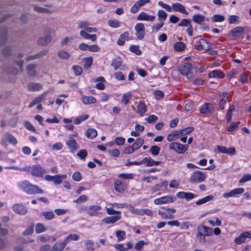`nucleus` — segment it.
<instances>
[{
    "label": "nucleus",
    "mask_w": 251,
    "mask_h": 251,
    "mask_svg": "<svg viewBox=\"0 0 251 251\" xmlns=\"http://www.w3.org/2000/svg\"><path fill=\"white\" fill-rule=\"evenodd\" d=\"M45 173L44 170L39 164L31 166V175L33 176L40 177Z\"/></svg>",
    "instance_id": "nucleus-9"
},
{
    "label": "nucleus",
    "mask_w": 251,
    "mask_h": 251,
    "mask_svg": "<svg viewBox=\"0 0 251 251\" xmlns=\"http://www.w3.org/2000/svg\"><path fill=\"white\" fill-rule=\"evenodd\" d=\"M205 236V235L202 233L201 230H198V232L196 235V237L200 242L205 243L206 242Z\"/></svg>",
    "instance_id": "nucleus-57"
},
{
    "label": "nucleus",
    "mask_w": 251,
    "mask_h": 251,
    "mask_svg": "<svg viewBox=\"0 0 251 251\" xmlns=\"http://www.w3.org/2000/svg\"><path fill=\"white\" fill-rule=\"evenodd\" d=\"M251 180V175L245 174L240 179L239 183H243L247 181Z\"/></svg>",
    "instance_id": "nucleus-63"
},
{
    "label": "nucleus",
    "mask_w": 251,
    "mask_h": 251,
    "mask_svg": "<svg viewBox=\"0 0 251 251\" xmlns=\"http://www.w3.org/2000/svg\"><path fill=\"white\" fill-rule=\"evenodd\" d=\"M144 143V140L141 138H137L135 143L132 146L134 150H138Z\"/></svg>",
    "instance_id": "nucleus-45"
},
{
    "label": "nucleus",
    "mask_w": 251,
    "mask_h": 251,
    "mask_svg": "<svg viewBox=\"0 0 251 251\" xmlns=\"http://www.w3.org/2000/svg\"><path fill=\"white\" fill-rule=\"evenodd\" d=\"M86 135L89 138H95L97 135V131L94 128H89L86 132Z\"/></svg>",
    "instance_id": "nucleus-42"
},
{
    "label": "nucleus",
    "mask_w": 251,
    "mask_h": 251,
    "mask_svg": "<svg viewBox=\"0 0 251 251\" xmlns=\"http://www.w3.org/2000/svg\"><path fill=\"white\" fill-rule=\"evenodd\" d=\"M135 30L137 38L140 40L143 39L145 35L144 25L141 23L137 24L135 26Z\"/></svg>",
    "instance_id": "nucleus-7"
},
{
    "label": "nucleus",
    "mask_w": 251,
    "mask_h": 251,
    "mask_svg": "<svg viewBox=\"0 0 251 251\" xmlns=\"http://www.w3.org/2000/svg\"><path fill=\"white\" fill-rule=\"evenodd\" d=\"M4 139L6 141L12 144H16L17 143L16 138L12 135L8 133L4 134Z\"/></svg>",
    "instance_id": "nucleus-33"
},
{
    "label": "nucleus",
    "mask_w": 251,
    "mask_h": 251,
    "mask_svg": "<svg viewBox=\"0 0 251 251\" xmlns=\"http://www.w3.org/2000/svg\"><path fill=\"white\" fill-rule=\"evenodd\" d=\"M114 188L118 192H122L126 189L125 185L120 180H117L115 182Z\"/></svg>",
    "instance_id": "nucleus-32"
},
{
    "label": "nucleus",
    "mask_w": 251,
    "mask_h": 251,
    "mask_svg": "<svg viewBox=\"0 0 251 251\" xmlns=\"http://www.w3.org/2000/svg\"><path fill=\"white\" fill-rule=\"evenodd\" d=\"M175 200V197L168 195L155 199L154 200V203L157 205L169 203L174 201Z\"/></svg>",
    "instance_id": "nucleus-6"
},
{
    "label": "nucleus",
    "mask_w": 251,
    "mask_h": 251,
    "mask_svg": "<svg viewBox=\"0 0 251 251\" xmlns=\"http://www.w3.org/2000/svg\"><path fill=\"white\" fill-rule=\"evenodd\" d=\"M130 50L135 53L136 55H140L142 53L141 50L139 49L138 46L132 45L130 47Z\"/></svg>",
    "instance_id": "nucleus-60"
},
{
    "label": "nucleus",
    "mask_w": 251,
    "mask_h": 251,
    "mask_svg": "<svg viewBox=\"0 0 251 251\" xmlns=\"http://www.w3.org/2000/svg\"><path fill=\"white\" fill-rule=\"evenodd\" d=\"M126 40H129V33L127 31H125L124 33L122 34L120 36L117 43L119 46H124Z\"/></svg>",
    "instance_id": "nucleus-20"
},
{
    "label": "nucleus",
    "mask_w": 251,
    "mask_h": 251,
    "mask_svg": "<svg viewBox=\"0 0 251 251\" xmlns=\"http://www.w3.org/2000/svg\"><path fill=\"white\" fill-rule=\"evenodd\" d=\"M88 153L86 150L82 149L79 151L77 153L76 155L78 156L81 159L84 160L85 158L87 156Z\"/></svg>",
    "instance_id": "nucleus-55"
},
{
    "label": "nucleus",
    "mask_w": 251,
    "mask_h": 251,
    "mask_svg": "<svg viewBox=\"0 0 251 251\" xmlns=\"http://www.w3.org/2000/svg\"><path fill=\"white\" fill-rule=\"evenodd\" d=\"M7 41V30L6 29L2 30L0 31V44L1 45L4 44Z\"/></svg>",
    "instance_id": "nucleus-39"
},
{
    "label": "nucleus",
    "mask_w": 251,
    "mask_h": 251,
    "mask_svg": "<svg viewBox=\"0 0 251 251\" xmlns=\"http://www.w3.org/2000/svg\"><path fill=\"white\" fill-rule=\"evenodd\" d=\"M75 75H80L83 72L82 68L78 65H74L72 68Z\"/></svg>",
    "instance_id": "nucleus-51"
},
{
    "label": "nucleus",
    "mask_w": 251,
    "mask_h": 251,
    "mask_svg": "<svg viewBox=\"0 0 251 251\" xmlns=\"http://www.w3.org/2000/svg\"><path fill=\"white\" fill-rule=\"evenodd\" d=\"M84 245L87 251H93L95 250L94 242L92 240H86Z\"/></svg>",
    "instance_id": "nucleus-38"
},
{
    "label": "nucleus",
    "mask_w": 251,
    "mask_h": 251,
    "mask_svg": "<svg viewBox=\"0 0 251 251\" xmlns=\"http://www.w3.org/2000/svg\"><path fill=\"white\" fill-rule=\"evenodd\" d=\"M93 64V58L92 57H89L85 59V64L84 65V68L88 69L91 67Z\"/></svg>",
    "instance_id": "nucleus-54"
},
{
    "label": "nucleus",
    "mask_w": 251,
    "mask_h": 251,
    "mask_svg": "<svg viewBox=\"0 0 251 251\" xmlns=\"http://www.w3.org/2000/svg\"><path fill=\"white\" fill-rule=\"evenodd\" d=\"M205 179V176L201 171H197L194 172L191 176L190 182L191 183H198L203 181Z\"/></svg>",
    "instance_id": "nucleus-3"
},
{
    "label": "nucleus",
    "mask_w": 251,
    "mask_h": 251,
    "mask_svg": "<svg viewBox=\"0 0 251 251\" xmlns=\"http://www.w3.org/2000/svg\"><path fill=\"white\" fill-rule=\"evenodd\" d=\"M138 113L143 115L147 111L146 106L143 102H139L137 106Z\"/></svg>",
    "instance_id": "nucleus-36"
},
{
    "label": "nucleus",
    "mask_w": 251,
    "mask_h": 251,
    "mask_svg": "<svg viewBox=\"0 0 251 251\" xmlns=\"http://www.w3.org/2000/svg\"><path fill=\"white\" fill-rule=\"evenodd\" d=\"M41 216H44L46 220H50L54 218V214L52 211H46L41 213Z\"/></svg>",
    "instance_id": "nucleus-47"
},
{
    "label": "nucleus",
    "mask_w": 251,
    "mask_h": 251,
    "mask_svg": "<svg viewBox=\"0 0 251 251\" xmlns=\"http://www.w3.org/2000/svg\"><path fill=\"white\" fill-rule=\"evenodd\" d=\"M171 150L176 151L178 153H183L187 150L188 146L187 145H182L178 143H172L169 145Z\"/></svg>",
    "instance_id": "nucleus-4"
},
{
    "label": "nucleus",
    "mask_w": 251,
    "mask_h": 251,
    "mask_svg": "<svg viewBox=\"0 0 251 251\" xmlns=\"http://www.w3.org/2000/svg\"><path fill=\"white\" fill-rule=\"evenodd\" d=\"M145 120L148 123H154L157 121L158 117L154 115H151L148 118H146Z\"/></svg>",
    "instance_id": "nucleus-62"
},
{
    "label": "nucleus",
    "mask_w": 251,
    "mask_h": 251,
    "mask_svg": "<svg viewBox=\"0 0 251 251\" xmlns=\"http://www.w3.org/2000/svg\"><path fill=\"white\" fill-rule=\"evenodd\" d=\"M212 20L214 22H221L225 20V17L221 15L216 14L213 16Z\"/></svg>",
    "instance_id": "nucleus-56"
},
{
    "label": "nucleus",
    "mask_w": 251,
    "mask_h": 251,
    "mask_svg": "<svg viewBox=\"0 0 251 251\" xmlns=\"http://www.w3.org/2000/svg\"><path fill=\"white\" fill-rule=\"evenodd\" d=\"M209 77H215L218 78H223L225 77L224 74L220 70H215L211 72L209 75Z\"/></svg>",
    "instance_id": "nucleus-21"
},
{
    "label": "nucleus",
    "mask_w": 251,
    "mask_h": 251,
    "mask_svg": "<svg viewBox=\"0 0 251 251\" xmlns=\"http://www.w3.org/2000/svg\"><path fill=\"white\" fill-rule=\"evenodd\" d=\"M37 66L35 64H30L26 66L27 74L29 76H34L36 74V69Z\"/></svg>",
    "instance_id": "nucleus-22"
},
{
    "label": "nucleus",
    "mask_w": 251,
    "mask_h": 251,
    "mask_svg": "<svg viewBox=\"0 0 251 251\" xmlns=\"http://www.w3.org/2000/svg\"><path fill=\"white\" fill-rule=\"evenodd\" d=\"M194 127H187L183 129L179 130L180 135H185L189 134L193 131Z\"/></svg>",
    "instance_id": "nucleus-58"
},
{
    "label": "nucleus",
    "mask_w": 251,
    "mask_h": 251,
    "mask_svg": "<svg viewBox=\"0 0 251 251\" xmlns=\"http://www.w3.org/2000/svg\"><path fill=\"white\" fill-rule=\"evenodd\" d=\"M155 16L153 15H149L145 12H141L137 17V19L139 21H154Z\"/></svg>",
    "instance_id": "nucleus-13"
},
{
    "label": "nucleus",
    "mask_w": 251,
    "mask_h": 251,
    "mask_svg": "<svg viewBox=\"0 0 251 251\" xmlns=\"http://www.w3.org/2000/svg\"><path fill=\"white\" fill-rule=\"evenodd\" d=\"M101 209V207L98 205H92L90 206L89 213L91 216H96L97 215V212L100 210Z\"/></svg>",
    "instance_id": "nucleus-23"
},
{
    "label": "nucleus",
    "mask_w": 251,
    "mask_h": 251,
    "mask_svg": "<svg viewBox=\"0 0 251 251\" xmlns=\"http://www.w3.org/2000/svg\"><path fill=\"white\" fill-rule=\"evenodd\" d=\"M172 8L174 11L179 12L186 15L188 14V12L186 10L185 7L179 3H173Z\"/></svg>",
    "instance_id": "nucleus-19"
},
{
    "label": "nucleus",
    "mask_w": 251,
    "mask_h": 251,
    "mask_svg": "<svg viewBox=\"0 0 251 251\" xmlns=\"http://www.w3.org/2000/svg\"><path fill=\"white\" fill-rule=\"evenodd\" d=\"M122 61L120 57L116 58L112 60L111 66H112L115 70H117L122 65Z\"/></svg>",
    "instance_id": "nucleus-29"
},
{
    "label": "nucleus",
    "mask_w": 251,
    "mask_h": 251,
    "mask_svg": "<svg viewBox=\"0 0 251 251\" xmlns=\"http://www.w3.org/2000/svg\"><path fill=\"white\" fill-rule=\"evenodd\" d=\"M47 93V92L44 93L43 94H42V95L39 96V97L36 98L34 100H33L34 103L35 104H40L39 103L41 102L44 99V98L46 97Z\"/></svg>",
    "instance_id": "nucleus-59"
},
{
    "label": "nucleus",
    "mask_w": 251,
    "mask_h": 251,
    "mask_svg": "<svg viewBox=\"0 0 251 251\" xmlns=\"http://www.w3.org/2000/svg\"><path fill=\"white\" fill-rule=\"evenodd\" d=\"M66 144L68 146L71 152H74L79 148L77 145L76 140L72 137V135L69 136V140L66 142Z\"/></svg>",
    "instance_id": "nucleus-12"
},
{
    "label": "nucleus",
    "mask_w": 251,
    "mask_h": 251,
    "mask_svg": "<svg viewBox=\"0 0 251 251\" xmlns=\"http://www.w3.org/2000/svg\"><path fill=\"white\" fill-rule=\"evenodd\" d=\"M200 111L203 114L212 113L214 112V107L211 103H205L200 108Z\"/></svg>",
    "instance_id": "nucleus-10"
},
{
    "label": "nucleus",
    "mask_w": 251,
    "mask_h": 251,
    "mask_svg": "<svg viewBox=\"0 0 251 251\" xmlns=\"http://www.w3.org/2000/svg\"><path fill=\"white\" fill-rule=\"evenodd\" d=\"M47 51H42L40 53L36 54L33 55H29L26 58V61H28L30 60H34L38 58L40 56L42 57L46 55Z\"/></svg>",
    "instance_id": "nucleus-44"
},
{
    "label": "nucleus",
    "mask_w": 251,
    "mask_h": 251,
    "mask_svg": "<svg viewBox=\"0 0 251 251\" xmlns=\"http://www.w3.org/2000/svg\"><path fill=\"white\" fill-rule=\"evenodd\" d=\"M106 212L108 215H114L118 214L121 215V212L120 211L115 210L113 209V207H106Z\"/></svg>",
    "instance_id": "nucleus-61"
},
{
    "label": "nucleus",
    "mask_w": 251,
    "mask_h": 251,
    "mask_svg": "<svg viewBox=\"0 0 251 251\" xmlns=\"http://www.w3.org/2000/svg\"><path fill=\"white\" fill-rule=\"evenodd\" d=\"M67 243L64 240L62 242L58 241L53 244L50 251H62L65 248Z\"/></svg>",
    "instance_id": "nucleus-16"
},
{
    "label": "nucleus",
    "mask_w": 251,
    "mask_h": 251,
    "mask_svg": "<svg viewBox=\"0 0 251 251\" xmlns=\"http://www.w3.org/2000/svg\"><path fill=\"white\" fill-rule=\"evenodd\" d=\"M116 235L119 242L123 241L126 238V232L125 231L118 230L116 232Z\"/></svg>",
    "instance_id": "nucleus-48"
},
{
    "label": "nucleus",
    "mask_w": 251,
    "mask_h": 251,
    "mask_svg": "<svg viewBox=\"0 0 251 251\" xmlns=\"http://www.w3.org/2000/svg\"><path fill=\"white\" fill-rule=\"evenodd\" d=\"M180 73L183 75H185L188 79H191L194 76V70L196 72V68L193 67L191 64L185 63L180 66L179 69Z\"/></svg>",
    "instance_id": "nucleus-2"
},
{
    "label": "nucleus",
    "mask_w": 251,
    "mask_h": 251,
    "mask_svg": "<svg viewBox=\"0 0 251 251\" xmlns=\"http://www.w3.org/2000/svg\"><path fill=\"white\" fill-rule=\"evenodd\" d=\"M19 186L23 191L28 194L35 195L43 193V191L37 185H33L27 180L21 181L19 184Z\"/></svg>",
    "instance_id": "nucleus-1"
},
{
    "label": "nucleus",
    "mask_w": 251,
    "mask_h": 251,
    "mask_svg": "<svg viewBox=\"0 0 251 251\" xmlns=\"http://www.w3.org/2000/svg\"><path fill=\"white\" fill-rule=\"evenodd\" d=\"M82 101L84 104L87 105L95 103L96 100L93 96H84L82 99Z\"/></svg>",
    "instance_id": "nucleus-26"
},
{
    "label": "nucleus",
    "mask_w": 251,
    "mask_h": 251,
    "mask_svg": "<svg viewBox=\"0 0 251 251\" xmlns=\"http://www.w3.org/2000/svg\"><path fill=\"white\" fill-rule=\"evenodd\" d=\"M153 160L151 157H145L142 160L143 164H146L147 166L151 167L153 166Z\"/></svg>",
    "instance_id": "nucleus-50"
},
{
    "label": "nucleus",
    "mask_w": 251,
    "mask_h": 251,
    "mask_svg": "<svg viewBox=\"0 0 251 251\" xmlns=\"http://www.w3.org/2000/svg\"><path fill=\"white\" fill-rule=\"evenodd\" d=\"M131 97V95L129 94L126 93L124 94L122 97V102H123L125 105H126L128 103L129 99Z\"/></svg>",
    "instance_id": "nucleus-64"
},
{
    "label": "nucleus",
    "mask_w": 251,
    "mask_h": 251,
    "mask_svg": "<svg viewBox=\"0 0 251 251\" xmlns=\"http://www.w3.org/2000/svg\"><path fill=\"white\" fill-rule=\"evenodd\" d=\"M192 20L196 24L202 25L205 20V17L200 14H197L193 16Z\"/></svg>",
    "instance_id": "nucleus-24"
},
{
    "label": "nucleus",
    "mask_w": 251,
    "mask_h": 251,
    "mask_svg": "<svg viewBox=\"0 0 251 251\" xmlns=\"http://www.w3.org/2000/svg\"><path fill=\"white\" fill-rule=\"evenodd\" d=\"M160 148L157 146L154 145L150 148V152L152 155H157L159 153Z\"/></svg>",
    "instance_id": "nucleus-52"
},
{
    "label": "nucleus",
    "mask_w": 251,
    "mask_h": 251,
    "mask_svg": "<svg viewBox=\"0 0 251 251\" xmlns=\"http://www.w3.org/2000/svg\"><path fill=\"white\" fill-rule=\"evenodd\" d=\"M27 88L30 91H36L39 90L42 88V86L38 83L30 82L28 84Z\"/></svg>",
    "instance_id": "nucleus-27"
},
{
    "label": "nucleus",
    "mask_w": 251,
    "mask_h": 251,
    "mask_svg": "<svg viewBox=\"0 0 251 251\" xmlns=\"http://www.w3.org/2000/svg\"><path fill=\"white\" fill-rule=\"evenodd\" d=\"M180 135L179 130L174 131L168 135L167 139L169 142L174 141L178 139Z\"/></svg>",
    "instance_id": "nucleus-25"
},
{
    "label": "nucleus",
    "mask_w": 251,
    "mask_h": 251,
    "mask_svg": "<svg viewBox=\"0 0 251 251\" xmlns=\"http://www.w3.org/2000/svg\"><path fill=\"white\" fill-rule=\"evenodd\" d=\"M185 47V44L181 42H176L174 45V50L177 51H183L184 50Z\"/></svg>",
    "instance_id": "nucleus-34"
},
{
    "label": "nucleus",
    "mask_w": 251,
    "mask_h": 251,
    "mask_svg": "<svg viewBox=\"0 0 251 251\" xmlns=\"http://www.w3.org/2000/svg\"><path fill=\"white\" fill-rule=\"evenodd\" d=\"M51 33V30L50 29H47L44 37H41L38 39V44L44 46L49 44L52 40V37L50 35Z\"/></svg>",
    "instance_id": "nucleus-5"
},
{
    "label": "nucleus",
    "mask_w": 251,
    "mask_h": 251,
    "mask_svg": "<svg viewBox=\"0 0 251 251\" xmlns=\"http://www.w3.org/2000/svg\"><path fill=\"white\" fill-rule=\"evenodd\" d=\"M89 118V115L87 114L82 115L80 116L77 117L74 120V123L75 125H78L81 122L87 120Z\"/></svg>",
    "instance_id": "nucleus-43"
},
{
    "label": "nucleus",
    "mask_w": 251,
    "mask_h": 251,
    "mask_svg": "<svg viewBox=\"0 0 251 251\" xmlns=\"http://www.w3.org/2000/svg\"><path fill=\"white\" fill-rule=\"evenodd\" d=\"M244 192L243 188H238L234 189L228 193H225L223 194V197L225 198H228L229 197H233L236 195L241 194Z\"/></svg>",
    "instance_id": "nucleus-14"
},
{
    "label": "nucleus",
    "mask_w": 251,
    "mask_h": 251,
    "mask_svg": "<svg viewBox=\"0 0 251 251\" xmlns=\"http://www.w3.org/2000/svg\"><path fill=\"white\" fill-rule=\"evenodd\" d=\"M166 211H163V210H158V214L160 215L162 218L165 219H173L175 218V216L171 214H167Z\"/></svg>",
    "instance_id": "nucleus-31"
},
{
    "label": "nucleus",
    "mask_w": 251,
    "mask_h": 251,
    "mask_svg": "<svg viewBox=\"0 0 251 251\" xmlns=\"http://www.w3.org/2000/svg\"><path fill=\"white\" fill-rule=\"evenodd\" d=\"M54 179L53 182L54 184L58 185L62 182L63 179H65L67 177V175H55L54 176Z\"/></svg>",
    "instance_id": "nucleus-30"
},
{
    "label": "nucleus",
    "mask_w": 251,
    "mask_h": 251,
    "mask_svg": "<svg viewBox=\"0 0 251 251\" xmlns=\"http://www.w3.org/2000/svg\"><path fill=\"white\" fill-rule=\"evenodd\" d=\"M108 24L109 26L112 28H118L121 25V23L120 22L116 20H109L108 21Z\"/></svg>",
    "instance_id": "nucleus-49"
},
{
    "label": "nucleus",
    "mask_w": 251,
    "mask_h": 251,
    "mask_svg": "<svg viewBox=\"0 0 251 251\" xmlns=\"http://www.w3.org/2000/svg\"><path fill=\"white\" fill-rule=\"evenodd\" d=\"M198 230H201L202 232H204V234L205 236H211L213 233L212 229L211 228L204 226H201L199 227Z\"/></svg>",
    "instance_id": "nucleus-28"
},
{
    "label": "nucleus",
    "mask_w": 251,
    "mask_h": 251,
    "mask_svg": "<svg viewBox=\"0 0 251 251\" xmlns=\"http://www.w3.org/2000/svg\"><path fill=\"white\" fill-rule=\"evenodd\" d=\"M213 198H214V197L213 195L207 196L201 200L197 201L196 202V204L198 205H201L202 204L205 203L213 200Z\"/></svg>",
    "instance_id": "nucleus-35"
},
{
    "label": "nucleus",
    "mask_w": 251,
    "mask_h": 251,
    "mask_svg": "<svg viewBox=\"0 0 251 251\" xmlns=\"http://www.w3.org/2000/svg\"><path fill=\"white\" fill-rule=\"evenodd\" d=\"M80 238V236L76 234H71L69 235L65 239V241L67 244L69 243V241H77Z\"/></svg>",
    "instance_id": "nucleus-46"
},
{
    "label": "nucleus",
    "mask_w": 251,
    "mask_h": 251,
    "mask_svg": "<svg viewBox=\"0 0 251 251\" xmlns=\"http://www.w3.org/2000/svg\"><path fill=\"white\" fill-rule=\"evenodd\" d=\"M57 55L60 58L64 60H67L70 57V54L68 51L62 50L58 51Z\"/></svg>",
    "instance_id": "nucleus-37"
},
{
    "label": "nucleus",
    "mask_w": 251,
    "mask_h": 251,
    "mask_svg": "<svg viewBox=\"0 0 251 251\" xmlns=\"http://www.w3.org/2000/svg\"><path fill=\"white\" fill-rule=\"evenodd\" d=\"M121 215H117L104 218L102 220V222L107 224H114L121 219Z\"/></svg>",
    "instance_id": "nucleus-18"
},
{
    "label": "nucleus",
    "mask_w": 251,
    "mask_h": 251,
    "mask_svg": "<svg viewBox=\"0 0 251 251\" xmlns=\"http://www.w3.org/2000/svg\"><path fill=\"white\" fill-rule=\"evenodd\" d=\"M158 19L160 22H164L167 17V13L163 10H159L157 13Z\"/></svg>",
    "instance_id": "nucleus-41"
},
{
    "label": "nucleus",
    "mask_w": 251,
    "mask_h": 251,
    "mask_svg": "<svg viewBox=\"0 0 251 251\" xmlns=\"http://www.w3.org/2000/svg\"><path fill=\"white\" fill-rule=\"evenodd\" d=\"M247 238L251 239V232L246 231L242 233L238 237L234 239V243L236 244H241L244 243Z\"/></svg>",
    "instance_id": "nucleus-11"
},
{
    "label": "nucleus",
    "mask_w": 251,
    "mask_h": 251,
    "mask_svg": "<svg viewBox=\"0 0 251 251\" xmlns=\"http://www.w3.org/2000/svg\"><path fill=\"white\" fill-rule=\"evenodd\" d=\"M195 46L197 47V49L199 50H204L207 51L210 49L209 43L203 39H201L198 41Z\"/></svg>",
    "instance_id": "nucleus-8"
},
{
    "label": "nucleus",
    "mask_w": 251,
    "mask_h": 251,
    "mask_svg": "<svg viewBox=\"0 0 251 251\" xmlns=\"http://www.w3.org/2000/svg\"><path fill=\"white\" fill-rule=\"evenodd\" d=\"M245 30L244 27L241 26H237L232 29L230 32V34L231 35V36L233 38L235 37H239L241 36Z\"/></svg>",
    "instance_id": "nucleus-17"
},
{
    "label": "nucleus",
    "mask_w": 251,
    "mask_h": 251,
    "mask_svg": "<svg viewBox=\"0 0 251 251\" xmlns=\"http://www.w3.org/2000/svg\"><path fill=\"white\" fill-rule=\"evenodd\" d=\"M13 209L19 214L25 215L27 212L26 207L20 203L14 204L13 206Z\"/></svg>",
    "instance_id": "nucleus-15"
},
{
    "label": "nucleus",
    "mask_w": 251,
    "mask_h": 251,
    "mask_svg": "<svg viewBox=\"0 0 251 251\" xmlns=\"http://www.w3.org/2000/svg\"><path fill=\"white\" fill-rule=\"evenodd\" d=\"M46 228L43 224L38 223L35 226V232L37 233H40L45 231Z\"/></svg>",
    "instance_id": "nucleus-53"
},
{
    "label": "nucleus",
    "mask_w": 251,
    "mask_h": 251,
    "mask_svg": "<svg viewBox=\"0 0 251 251\" xmlns=\"http://www.w3.org/2000/svg\"><path fill=\"white\" fill-rule=\"evenodd\" d=\"M33 10L38 12V13H51V11L47 8H45L44 7L38 6L36 5H34L33 6Z\"/></svg>",
    "instance_id": "nucleus-40"
}]
</instances>
